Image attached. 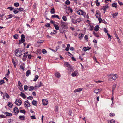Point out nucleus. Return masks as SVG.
<instances>
[{
    "label": "nucleus",
    "mask_w": 123,
    "mask_h": 123,
    "mask_svg": "<svg viewBox=\"0 0 123 123\" xmlns=\"http://www.w3.org/2000/svg\"><path fill=\"white\" fill-rule=\"evenodd\" d=\"M15 54L17 56L20 57L22 54V52L20 50L17 49L15 51Z\"/></svg>",
    "instance_id": "nucleus-1"
},
{
    "label": "nucleus",
    "mask_w": 123,
    "mask_h": 123,
    "mask_svg": "<svg viewBox=\"0 0 123 123\" xmlns=\"http://www.w3.org/2000/svg\"><path fill=\"white\" fill-rule=\"evenodd\" d=\"M25 38V37L24 35L23 34L21 35V39L19 40L18 44H20L22 43H23L25 41L24 39Z\"/></svg>",
    "instance_id": "nucleus-2"
},
{
    "label": "nucleus",
    "mask_w": 123,
    "mask_h": 123,
    "mask_svg": "<svg viewBox=\"0 0 123 123\" xmlns=\"http://www.w3.org/2000/svg\"><path fill=\"white\" fill-rule=\"evenodd\" d=\"M60 25L62 27L61 28H64L66 29H67V27L65 23L63 22L62 20L61 21Z\"/></svg>",
    "instance_id": "nucleus-3"
},
{
    "label": "nucleus",
    "mask_w": 123,
    "mask_h": 123,
    "mask_svg": "<svg viewBox=\"0 0 123 123\" xmlns=\"http://www.w3.org/2000/svg\"><path fill=\"white\" fill-rule=\"evenodd\" d=\"M15 103L17 105H20L21 104L22 102L20 99H18L16 100Z\"/></svg>",
    "instance_id": "nucleus-4"
},
{
    "label": "nucleus",
    "mask_w": 123,
    "mask_h": 123,
    "mask_svg": "<svg viewBox=\"0 0 123 123\" xmlns=\"http://www.w3.org/2000/svg\"><path fill=\"white\" fill-rule=\"evenodd\" d=\"M24 105L26 107H28L30 106V105L28 100L25 101L24 103Z\"/></svg>",
    "instance_id": "nucleus-5"
},
{
    "label": "nucleus",
    "mask_w": 123,
    "mask_h": 123,
    "mask_svg": "<svg viewBox=\"0 0 123 123\" xmlns=\"http://www.w3.org/2000/svg\"><path fill=\"white\" fill-rule=\"evenodd\" d=\"M65 65H66V67H69L68 69L69 70L70 69L71 71L72 70V68L71 67V66H70V64H69L68 62H65Z\"/></svg>",
    "instance_id": "nucleus-6"
},
{
    "label": "nucleus",
    "mask_w": 123,
    "mask_h": 123,
    "mask_svg": "<svg viewBox=\"0 0 123 123\" xmlns=\"http://www.w3.org/2000/svg\"><path fill=\"white\" fill-rule=\"evenodd\" d=\"M117 75L116 74H115L114 75L110 74L109 76H110V77L113 80H115L117 78Z\"/></svg>",
    "instance_id": "nucleus-7"
},
{
    "label": "nucleus",
    "mask_w": 123,
    "mask_h": 123,
    "mask_svg": "<svg viewBox=\"0 0 123 123\" xmlns=\"http://www.w3.org/2000/svg\"><path fill=\"white\" fill-rule=\"evenodd\" d=\"M43 104L44 105H46L48 104V101L46 99H43L42 100Z\"/></svg>",
    "instance_id": "nucleus-8"
},
{
    "label": "nucleus",
    "mask_w": 123,
    "mask_h": 123,
    "mask_svg": "<svg viewBox=\"0 0 123 123\" xmlns=\"http://www.w3.org/2000/svg\"><path fill=\"white\" fill-rule=\"evenodd\" d=\"M76 19L74 17H73L71 19V22L72 23L74 24H76L77 23V22H76Z\"/></svg>",
    "instance_id": "nucleus-9"
},
{
    "label": "nucleus",
    "mask_w": 123,
    "mask_h": 123,
    "mask_svg": "<svg viewBox=\"0 0 123 123\" xmlns=\"http://www.w3.org/2000/svg\"><path fill=\"white\" fill-rule=\"evenodd\" d=\"M78 72L77 71H74V72L72 73L71 75L72 76L74 77L77 76V75Z\"/></svg>",
    "instance_id": "nucleus-10"
},
{
    "label": "nucleus",
    "mask_w": 123,
    "mask_h": 123,
    "mask_svg": "<svg viewBox=\"0 0 123 123\" xmlns=\"http://www.w3.org/2000/svg\"><path fill=\"white\" fill-rule=\"evenodd\" d=\"M91 49V47H84L83 49L84 50V51H86L87 50H89Z\"/></svg>",
    "instance_id": "nucleus-11"
},
{
    "label": "nucleus",
    "mask_w": 123,
    "mask_h": 123,
    "mask_svg": "<svg viewBox=\"0 0 123 123\" xmlns=\"http://www.w3.org/2000/svg\"><path fill=\"white\" fill-rule=\"evenodd\" d=\"M43 85V84L41 82H40L39 83L36 84L35 87H37V88H39L42 86Z\"/></svg>",
    "instance_id": "nucleus-12"
},
{
    "label": "nucleus",
    "mask_w": 123,
    "mask_h": 123,
    "mask_svg": "<svg viewBox=\"0 0 123 123\" xmlns=\"http://www.w3.org/2000/svg\"><path fill=\"white\" fill-rule=\"evenodd\" d=\"M83 12L82 10L80 9L78 10L77 12V13L79 15H82Z\"/></svg>",
    "instance_id": "nucleus-13"
},
{
    "label": "nucleus",
    "mask_w": 123,
    "mask_h": 123,
    "mask_svg": "<svg viewBox=\"0 0 123 123\" xmlns=\"http://www.w3.org/2000/svg\"><path fill=\"white\" fill-rule=\"evenodd\" d=\"M82 15H83L84 17L86 18H88L89 16L87 14H86L85 12H83Z\"/></svg>",
    "instance_id": "nucleus-14"
},
{
    "label": "nucleus",
    "mask_w": 123,
    "mask_h": 123,
    "mask_svg": "<svg viewBox=\"0 0 123 123\" xmlns=\"http://www.w3.org/2000/svg\"><path fill=\"white\" fill-rule=\"evenodd\" d=\"M19 12V10L17 8H16L15 9H14L13 12L15 14H16L18 13Z\"/></svg>",
    "instance_id": "nucleus-15"
},
{
    "label": "nucleus",
    "mask_w": 123,
    "mask_h": 123,
    "mask_svg": "<svg viewBox=\"0 0 123 123\" xmlns=\"http://www.w3.org/2000/svg\"><path fill=\"white\" fill-rule=\"evenodd\" d=\"M55 75L56 77L59 78L60 77V74L59 73L57 72H56L55 73Z\"/></svg>",
    "instance_id": "nucleus-16"
},
{
    "label": "nucleus",
    "mask_w": 123,
    "mask_h": 123,
    "mask_svg": "<svg viewBox=\"0 0 123 123\" xmlns=\"http://www.w3.org/2000/svg\"><path fill=\"white\" fill-rule=\"evenodd\" d=\"M14 111L17 114L19 112L18 108L17 107H15L14 109Z\"/></svg>",
    "instance_id": "nucleus-17"
},
{
    "label": "nucleus",
    "mask_w": 123,
    "mask_h": 123,
    "mask_svg": "<svg viewBox=\"0 0 123 123\" xmlns=\"http://www.w3.org/2000/svg\"><path fill=\"white\" fill-rule=\"evenodd\" d=\"M31 74V71L29 70H27L26 72V76L27 77H28V76H29V75Z\"/></svg>",
    "instance_id": "nucleus-18"
},
{
    "label": "nucleus",
    "mask_w": 123,
    "mask_h": 123,
    "mask_svg": "<svg viewBox=\"0 0 123 123\" xmlns=\"http://www.w3.org/2000/svg\"><path fill=\"white\" fill-rule=\"evenodd\" d=\"M4 114L8 116H12V114L11 113H9L7 112H6L4 113Z\"/></svg>",
    "instance_id": "nucleus-19"
},
{
    "label": "nucleus",
    "mask_w": 123,
    "mask_h": 123,
    "mask_svg": "<svg viewBox=\"0 0 123 123\" xmlns=\"http://www.w3.org/2000/svg\"><path fill=\"white\" fill-rule=\"evenodd\" d=\"M43 41H44L43 40H39L36 43V45H37V44L40 45V43H43Z\"/></svg>",
    "instance_id": "nucleus-20"
},
{
    "label": "nucleus",
    "mask_w": 123,
    "mask_h": 123,
    "mask_svg": "<svg viewBox=\"0 0 123 123\" xmlns=\"http://www.w3.org/2000/svg\"><path fill=\"white\" fill-rule=\"evenodd\" d=\"M20 95L24 99L26 97V96L25 94L22 92H21V94H20Z\"/></svg>",
    "instance_id": "nucleus-21"
},
{
    "label": "nucleus",
    "mask_w": 123,
    "mask_h": 123,
    "mask_svg": "<svg viewBox=\"0 0 123 123\" xmlns=\"http://www.w3.org/2000/svg\"><path fill=\"white\" fill-rule=\"evenodd\" d=\"M99 26L98 25H97L95 26L94 28V30L95 31H97L99 30Z\"/></svg>",
    "instance_id": "nucleus-22"
},
{
    "label": "nucleus",
    "mask_w": 123,
    "mask_h": 123,
    "mask_svg": "<svg viewBox=\"0 0 123 123\" xmlns=\"http://www.w3.org/2000/svg\"><path fill=\"white\" fill-rule=\"evenodd\" d=\"M108 5H106L105 6H103L102 9L104 11H106V9L108 8Z\"/></svg>",
    "instance_id": "nucleus-23"
},
{
    "label": "nucleus",
    "mask_w": 123,
    "mask_h": 123,
    "mask_svg": "<svg viewBox=\"0 0 123 123\" xmlns=\"http://www.w3.org/2000/svg\"><path fill=\"white\" fill-rule=\"evenodd\" d=\"M28 52H27L26 53H25L24 54V56L23 57V59L24 58L25 59L26 58H27V56L28 55Z\"/></svg>",
    "instance_id": "nucleus-24"
},
{
    "label": "nucleus",
    "mask_w": 123,
    "mask_h": 123,
    "mask_svg": "<svg viewBox=\"0 0 123 123\" xmlns=\"http://www.w3.org/2000/svg\"><path fill=\"white\" fill-rule=\"evenodd\" d=\"M82 89L81 88H79L78 89H76L74 90V92H79L81 91L82 90Z\"/></svg>",
    "instance_id": "nucleus-25"
},
{
    "label": "nucleus",
    "mask_w": 123,
    "mask_h": 123,
    "mask_svg": "<svg viewBox=\"0 0 123 123\" xmlns=\"http://www.w3.org/2000/svg\"><path fill=\"white\" fill-rule=\"evenodd\" d=\"M19 119L21 120H23L25 119L24 116H20L19 117Z\"/></svg>",
    "instance_id": "nucleus-26"
},
{
    "label": "nucleus",
    "mask_w": 123,
    "mask_h": 123,
    "mask_svg": "<svg viewBox=\"0 0 123 123\" xmlns=\"http://www.w3.org/2000/svg\"><path fill=\"white\" fill-rule=\"evenodd\" d=\"M52 17L53 18H57L58 19H60V18H59L58 16L56 14H54L52 15Z\"/></svg>",
    "instance_id": "nucleus-27"
},
{
    "label": "nucleus",
    "mask_w": 123,
    "mask_h": 123,
    "mask_svg": "<svg viewBox=\"0 0 123 123\" xmlns=\"http://www.w3.org/2000/svg\"><path fill=\"white\" fill-rule=\"evenodd\" d=\"M54 26L56 30H58L59 29V26L55 24H54Z\"/></svg>",
    "instance_id": "nucleus-28"
},
{
    "label": "nucleus",
    "mask_w": 123,
    "mask_h": 123,
    "mask_svg": "<svg viewBox=\"0 0 123 123\" xmlns=\"http://www.w3.org/2000/svg\"><path fill=\"white\" fill-rule=\"evenodd\" d=\"M70 46V45L69 44H68L67 45V47L65 49V50L67 51H68L69 50V48Z\"/></svg>",
    "instance_id": "nucleus-29"
},
{
    "label": "nucleus",
    "mask_w": 123,
    "mask_h": 123,
    "mask_svg": "<svg viewBox=\"0 0 123 123\" xmlns=\"http://www.w3.org/2000/svg\"><path fill=\"white\" fill-rule=\"evenodd\" d=\"M79 38L81 39L84 36V34H80L79 35Z\"/></svg>",
    "instance_id": "nucleus-30"
},
{
    "label": "nucleus",
    "mask_w": 123,
    "mask_h": 123,
    "mask_svg": "<svg viewBox=\"0 0 123 123\" xmlns=\"http://www.w3.org/2000/svg\"><path fill=\"white\" fill-rule=\"evenodd\" d=\"M32 103L33 105L35 106H36L37 105V101L35 100H33L32 102Z\"/></svg>",
    "instance_id": "nucleus-31"
},
{
    "label": "nucleus",
    "mask_w": 123,
    "mask_h": 123,
    "mask_svg": "<svg viewBox=\"0 0 123 123\" xmlns=\"http://www.w3.org/2000/svg\"><path fill=\"white\" fill-rule=\"evenodd\" d=\"M12 60L13 63L15 67H16V62H15L14 60L12 58Z\"/></svg>",
    "instance_id": "nucleus-32"
},
{
    "label": "nucleus",
    "mask_w": 123,
    "mask_h": 123,
    "mask_svg": "<svg viewBox=\"0 0 123 123\" xmlns=\"http://www.w3.org/2000/svg\"><path fill=\"white\" fill-rule=\"evenodd\" d=\"M36 87H35V88H34V87H33L32 86H31L30 87V88L29 89V91H32V90L34 89H35Z\"/></svg>",
    "instance_id": "nucleus-33"
},
{
    "label": "nucleus",
    "mask_w": 123,
    "mask_h": 123,
    "mask_svg": "<svg viewBox=\"0 0 123 123\" xmlns=\"http://www.w3.org/2000/svg\"><path fill=\"white\" fill-rule=\"evenodd\" d=\"M8 105L9 107L12 108L13 106V104L9 102Z\"/></svg>",
    "instance_id": "nucleus-34"
},
{
    "label": "nucleus",
    "mask_w": 123,
    "mask_h": 123,
    "mask_svg": "<svg viewBox=\"0 0 123 123\" xmlns=\"http://www.w3.org/2000/svg\"><path fill=\"white\" fill-rule=\"evenodd\" d=\"M81 21V19L80 18H78L76 20V22H77V23H79Z\"/></svg>",
    "instance_id": "nucleus-35"
},
{
    "label": "nucleus",
    "mask_w": 123,
    "mask_h": 123,
    "mask_svg": "<svg viewBox=\"0 0 123 123\" xmlns=\"http://www.w3.org/2000/svg\"><path fill=\"white\" fill-rule=\"evenodd\" d=\"M112 6L113 7L116 8L117 7V4L115 3H114L112 4Z\"/></svg>",
    "instance_id": "nucleus-36"
},
{
    "label": "nucleus",
    "mask_w": 123,
    "mask_h": 123,
    "mask_svg": "<svg viewBox=\"0 0 123 123\" xmlns=\"http://www.w3.org/2000/svg\"><path fill=\"white\" fill-rule=\"evenodd\" d=\"M7 16H8L9 17L7 18H6V19L11 18L13 17L12 15V14L8 15H7Z\"/></svg>",
    "instance_id": "nucleus-37"
},
{
    "label": "nucleus",
    "mask_w": 123,
    "mask_h": 123,
    "mask_svg": "<svg viewBox=\"0 0 123 123\" xmlns=\"http://www.w3.org/2000/svg\"><path fill=\"white\" fill-rule=\"evenodd\" d=\"M14 6L16 7H17L19 6V3L18 2L15 3L14 4Z\"/></svg>",
    "instance_id": "nucleus-38"
},
{
    "label": "nucleus",
    "mask_w": 123,
    "mask_h": 123,
    "mask_svg": "<svg viewBox=\"0 0 123 123\" xmlns=\"http://www.w3.org/2000/svg\"><path fill=\"white\" fill-rule=\"evenodd\" d=\"M13 37L15 39H17L18 37V34H15L14 35Z\"/></svg>",
    "instance_id": "nucleus-39"
},
{
    "label": "nucleus",
    "mask_w": 123,
    "mask_h": 123,
    "mask_svg": "<svg viewBox=\"0 0 123 123\" xmlns=\"http://www.w3.org/2000/svg\"><path fill=\"white\" fill-rule=\"evenodd\" d=\"M62 19L64 21H66L67 20L66 17L65 16H63L62 17Z\"/></svg>",
    "instance_id": "nucleus-40"
},
{
    "label": "nucleus",
    "mask_w": 123,
    "mask_h": 123,
    "mask_svg": "<svg viewBox=\"0 0 123 123\" xmlns=\"http://www.w3.org/2000/svg\"><path fill=\"white\" fill-rule=\"evenodd\" d=\"M117 14L118 13L117 12H116L112 14V15L114 18H115V17L117 15Z\"/></svg>",
    "instance_id": "nucleus-41"
},
{
    "label": "nucleus",
    "mask_w": 123,
    "mask_h": 123,
    "mask_svg": "<svg viewBox=\"0 0 123 123\" xmlns=\"http://www.w3.org/2000/svg\"><path fill=\"white\" fill-rule=\"evenodd\" d=\"M107 35L108 36V38L109 39V40H111V36L108 33L107 34Z\"/></svg>",
    "instance_id": "nucleus-42"
},
{
    "label": "nucleus",
    "mask_w": 123,
    "mask_h": 123,
    "mask_svg": "<svg viewBox=\"0 0 123 123\" xmlns=\"http://www.w3.org/2000/svg\"><path fill=\"white\" fill-rule=\"evenodd\" d=\"M95 2L97 6H98L100 5L99 2H98V0H96Z\"/></svg>",
    "instance_id": "nucleus-43"
},
{
    "label": "nucleus",
    "mask_w": 123,
    "mask_h": 123,
    "mask_svg": "<svg viewBox=\"0 0 123 123\" xmlns=\"http://www.w3.org/2000/svg\"><path fill=\"white\" fill-rule=\"evenodd\" d=\"M50 12L52 14H54L55 13V9L54 8H53L51 9Z\"/></svg>",
    "instance_id": "nucleus-44"
},
{
    "label": "nucleus",
    "mask_w": 123,
    "mask_h": 123,
    "mask_svg": "<svg viewBox=\"0 0 123 123\" xmlns=\"http://www.w3.org/2000/svg\"><path fill=\"white\" fill-rule=\"evenodd\" d=\"M39 77V76L37 75L35 76V78L33 80L34 81H36L37 79H38Z\"/></svg>",
    "instance_id": "nucleus-45"
},
{
    "label": "nucleus",
    "mask_w": 123,
    "mask_h": 123,
    "mask_svg": "<svg viewBox=\"0 0 123 123\" xmlns=\"http://www.w3.org/2000/svg\"><path fill=\"white\" fill-rule=\"evenodd\" d=\"M6 97L8 99L10 98V96L8 95L6 92L5 93Z\"/></svg>",
    "instance_id": "nucleus-46"
},
{
    "label": "nucleus",
    "mask_w": 123,
    "mask_h": 123,
    "mask_svg": "<svg viewBox=\"0 0 123 123\" xmlns=\"http://www.w3.org/2000/svg\"><path fill=\"white\" fill-rule=\"evenodd\" d=\"M60 31L61 33H63L64 32V30L62 28H61L60 29Z\"/></svg>",
    "instance_id": "nucleus-47"
},
{
    "label": "nucleus",
    "mask_w": 123,
    "mask_h": 123,
    "mask_svg": "<svg viewBox=\"0 0 123 123\" xmlns=\"http://www.w3.org/2000/svg\"><path fill=\"white\" fill-rule=\"evenodd\" d=\"M28 86L27 85H25L24 86V89L26 91L28 89Z\"/></svg>",
    "instance_id": "nucleus-48"
},
{
    "label": "nucleus",
    "mask_w": 123,
    "mask_h": 123,
    "mask_svg": "<svg viewBox=\"0 0 123 123\" xmlns=\"http://www.w3.org/2000/svg\"><path fill=\"white\" fill-rule=\"evenodd\" d=\"M68 10L70 11V12L71 13H72L73 12V10L70 8V7H68Z\"/></svg>",
    "instance_id": "nucleus-49"
},
{
    "label": "nucleus",
    "mask_w": 123,
    "mask_h": 123,
    "mask_svg": "<svg viewBox=\"0 0 123 123\" xmlns=\"http://www.w3.org/2000/svg\"><path fill=\"white\" fill-rule=\"evenodd\" d=\"M50 25L49 23H47L45 25V26L47 27H50Z\"/></svg>",
    "instance_id": "nucleus-50"
},
{
    "label": "nucleus",
    "mask_w": 123,
    "mask_h": 123,
    "mask_svg": "<svg viewBox=\"0 0 123 123\" xmlns=\"http://www.w3.org/2000/svg\"><path fill=\"white\" fill-rule=\"evenodd\" d=\"M55 112H57L58 111V106H55Z\"/></svg>",
    "instance_id": "nucleus-51"
},
{
    "label": "nucleus",
    "mask_w": 123,
    "mask_h": 123,
    "mask_svg": "<svg viewBox=\"0 0 123 123\" xmlns=\"http://www.w3.org/2000/svg\"><path fill=\"white\" fill-rule=\"evenodd\" d=\"M20 112L22 113L25 114V113L26 111L24 110H21L20 111Z\"/></svg>",
    "instance_id": "nucleus-52"
},
{
    "label": "nucleus",
    "mask_w": 123,
    "mask_h": 123,
    "mask_svg": "<svg viewBox=\"0 0 123 123\" xmlns=\"http://www.w3.org/2000/svg\"><path fill=\"white\" fill-rule=\"evenodd\" d=\"M84 38L85 40H86H86L87 41H88V37L87 35H85L84 37Z\"/></svg>",
    "instance_id": "nucleus-53"
},
{
    "label": "nucleus",
    "mask_w": 123,
    "mask_h": 123,
    "mask_svg": "<svg viewBox=\"0 0 123 123\" xmlns=\"http://www.w3.org/2000/svg\"><path fill=\"white\" fill-rule=\"evenodd\" d=\"M94 92L96 94H98L99 92V91L97 90V89L95 90L94 91Z\"/></svg>",
    "instance_id": "nucleus-54"
},
{
    "label": "nucleus",
    "mask_w": 123,
    "mask_h": 123,
    "mask_svg": "<svg viewBox=\"0 0 123 123\" xmlns=\"http://www.w3.org/2000/svg\"><path fill=\"white\" fill-rule=\"evenodd\" d=\"M6 117L5 115H0V118H5Z\"/></svg>",
    "instance_id": "nucleus-55"
},
{
    "label": "nucleus",
    "mask_w": 123,
    "mask_h": 123,
    "mask_svg": "<svg viewBox=\"0 0 123 123\" xmlns=\"http://www.w3.org/2000/svg\"><path fill=\"white\" fill-rule=\"evenodd\" d=\"M93 34L96 37H99V35H97V34L96 33L94 32H93Z\"/></svg>",
    "instance_id": "nucleus-56"
},
{
    "label": "nucleus",
    "mask_w": 123,
    "mask_h": 123,
    "mask_svg": "<svg viewBox=\"0 0 123 123\" xmlns=\"http://www.w3.org/2000/svg\"><path fill=\"white\" fill-rule=\"evenodd\" d=\"M4 83V81L3 80H0V85H2V84Z\"/></svg>",
    "instance_id": "nucleus-57"
},
{
    "label": "nucleus",
    "mask_w": 123,
    "mask_h": 123,
    "mask_svg": "<svg viewBox=\"0 0 123 123\" xmlns=\"http://www.w3.org/2000/svg\"><path fill=\"white\" fill-rule=\"evenodd\" d=\"M7 9H9L11 11L14 8L12 7H8Z\"/></svg>",
    "instance_id": "nucleus-58"
},
{
    "label": "nucleus",
    "mask_w": 123,
    "mask_h": 123,
    "mask_svg": "<svg viewBox=\"0 0 123 123\" xmlns=\"http://www.w3.org/2000/svg\"><path fill=\"white\" fill-rule=\"evenodd\" d=\"M42 52L43 54H45L47 52L44 49H43L42 50Z\"/></svg>",
    "instance_id": "nucleus-59"
},
{
    "label": "nucleus",
    "mask_w": 123,
    "mask_h": 123,
    "mask_svg": "<svg viewBox=\"0 0 123 123\" xmlns=\"http://www.w3.org/2000/svg\"><path fill=\"white\" fill-rule=\"evenodd\" d=\"M31 118L32 119H36V118L35 117L34 115L32 116H31Z\"/></svg>",
    "instance_id": "nucleus-60"
},
{
    "label": "nucleus",
    "mask_w": 123,
    "mask_h": 123,
    "mask_svg": "<svg viewBox=\"0 0 123 123\" xmlns=\"http://www.w3.org/2000/svg\"><path fill=\"white\" fill-rule=\"evenodd\" d=\"M18 87H21L22 86V85L21 83L19 81H18Z\"/></svg>",
    "instance_id": "nucleus-61"
},
{
    "label": "nucleus",
    "mask_w": 123,
    "mask_h": 123,
    "mask_svg": "<svg viewBox=\"0 0 123 123\" xmlns=\"http://www.w3.org/2000/svg\"><path fill=\"white\" fill-rule=\"evenodd\" d=\"M18 87L21 91L22 92L24 91L22 87V86Z\"/></svg>",
    "instance_id": "nucleus-62"
},
{
    "label": "nucleus",
    "mask_w": 123,
    "mask_h": 123,
    "mask_svg": "<svg viewBox=\"0 0 123 123\" xmlns=\"http://www.w3.org/2000/svg\"><path fill=\"white\" fill-rule=\"evenodd\" d=\"M66 4L67 5H69L70 4V2L68 0H67L66 2Z\"/></svg>",
    "instance_id": "nucleus-63"
},
{
    "label": "nucleus",
    "mask_w": 123,
    "mask_h": 123,
    "mask_svg": "<svg viewBox=\"0 0 123 123\" xmlns=\"http://www.w3.org/2000/svg\"><path fill=\"white\" fill-rule=\"evenodd\" d=\"M115 120L113 119H111L110 121V123H115Z\"/></svg>",
    "instance_id": "nucleus-64"
}]
</instances>
